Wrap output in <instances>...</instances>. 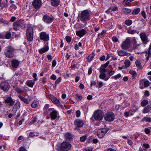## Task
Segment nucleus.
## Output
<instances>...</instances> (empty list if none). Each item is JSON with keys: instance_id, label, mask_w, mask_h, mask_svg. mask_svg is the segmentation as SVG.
<instances>
[{"instance_id": "412c9836", "label": "nucleus", "mask_w": 151, "mask_h": 151, "mask_svg": "<svg viewBox=\"0 0 151 151\" xmlns=\"http://www.w3.org/2000/svg\"><path fill=\"white\" fill-rule=\"evenodd\" d=\"M58 112L55 111L54 110L50 113V115L51 119L53 120H55L56 119L57 116Z\"/></svg>"}, {"instance_id": "bf43d9fd", "label": "nucleus", "mask_w": 151, "mask_h": 151, "mask_svg": "<svg viewBox=\"0 0 151 151\" xmlns=\"http://www.w3.org/2000/svg\"><path fill=\"white\" fill-rule=\"evenodd\" d=\"M37 75L36 73H33V76L34 78V79L33 80L34 81H36L37 80Z\"/></svg>"}, {"instance_id": "0eeeda50", "label": "nucleus", "mask_w": 151, "mask_h": 151, "mask_svg": "<svg viewBox=\"0 0 151 151\" xmlns=\"http://www.w3.org/2000/svg\"><path fill=\"white\" fill-rule=\"evenodd\" d=\"M108 128H104L99 129L97 131V134L99 138H102L109 130Z\"/></svg>"}, {"instance_id": "473e14b6", "label": "nucleus", "mask_w": 151, "mask_h": 151, "mask_svg": "<svg viewBox=\"0 0 151 151\" xmlns=\"http://www.w3.org/2000/svg\"><path fill=\"white\" fill-rule=\"evenodd\" d=\"M51 100L54 104H58L60 102V101L54 96L52 98Z\"/></svg>"}, {"instance_id": "13d9d810", "label": "nucleus", "mask_w": 151, "mask_h": 151, "mask_svg": "<svg viewBox=\"0 0 151 151\" xmlns=\"http://www.w3.org/2000/svg\"><path fill=\"white\" fill-rule=\"evenodd\" d=\"M103 84L102 82H99L98 83V85L97 86V87H98L99 88H101L103 86Z\"/></svg>"}, {"instance_id": "4be33fe9", "label": "nucleus", "mask_w": 151, "mask_h": 151, "mask_svg": "<svg viewBox=\"0 0 151 151\" xmlns=\"http://www.w3.org/2000/svg\"><path fill=\"white\" fill-rule=\"evenodd\" d=\"M13 89L14 90L17 91V92L19 94H21V93L24 92L23 90L17 85L14 86H13Z\"/></svg>"}, {"instance_id": "a211bd4d", "label": "nucleus", "mask_w": 151, "mask_h": 151, "mask_svg": "<svg viewBox=\"0 0 151 151\" xmlns=\"http://www.w3.org/2000/svg\"><path fill=\"white\" fill-rule=\"evenodd\" d=\"M76 33L78 36L81 37L86 34V30L83 29L79 31H76Z\"/></svg>"}, {"instance_id": "f03ea898", "label": "nucleus", "mask_w": 151, "mask_h": 151, "mask_svg": "<svg viewBox=\"0 0 151 151\" xmlns=\"http://www.w3.org/2000/svg\"><path fill=\"white\" fill-rule=\"evenodd\" d=\"M71 147V144L68 142H64L61 144H58L56 146V148L58 151H68Z\"/></svg>"}, {"instance_id": "0e129e2a", "label": "nucleus", "mask_w": 151, "mask_h": 151, "mask_svg": "<svg viewBox=\"0 0 151 151\" xmlns=\"http://www.w3.org/2000/svg\"><path fill=\"white\" fill-rule=\"evenodd\" d=\"M114 71L111 70L109 72L108 74L109 76H111L114 74Z\"/></svg>"}, {"instance_id": "cd10ccee", "label": "nucleus", "mask_w": 151, "mask_h": 151, "mask_svg": "<svg viewBox=\"0 0 151 151\" xmlns=\"http://www.w3.org/2000/svg\"><path fill=\"white\" fill-rule=\"evenodd\" d=\"M95 54L93 52L88 57L87 61L88 62H90L93 59Z\"/></svg>"}, {"instance_id": "4468645a", "label": "nucleus", "mask_w": 151, "mask_h": 151, "mask_svg": "<svg viewBox=\"0 0 151 151\" xmlns=\"http://www.w3.org/2000/svg\"><path fill=\"white\" fill-rule=\"evenodd\" d=\"M40 39L45 41H47L49 39V36L45 32H42L40 35Z\"/></svg>"}, {"instance_id": "9d476101", "label": "nucleus", "mask_w": 151, "mask_h": 151, "mask_svg": "<svg viewBox=\"0 0 151 151\" xmlns=\"http://www.w3.org/2000/svg\"><path fill=\"white\" fill-rule=\"evenodd\" d=\"M4 102L10 106H13L15 103V100L11 96L6 98L4 101Z\"/></svg>"}, {"instance_id": "e433bc0d", "label": "nucleus", "mask_w": 151, "mask_h": 151, "mask_svg": "<svg viewBox=\"0 0 151 151\" xmlns=\"http://www.w3.org/2000/svg\"><path fill=\"white\" fill-rule=\"evenodd\" d=\"M151 110V109L147 106L145 107L143 110V113H147L149 112Z\"/></svg>"}, {"instance_id": "b1692460", "label": "nucleus", "mask_w": 151, "mask_h": 151, "mask_svg": "<svg viewBox=\"0 0 151 151\" xmlns=\"http://www.w3.org/2000/svg\"><path fill=\"white\" fill-rule=\"evenodd\" d=\"M18 97L20 100L24 102L25 104H29L30 101L28 100V99L20 95H19Z\"/></svg>"}, {"instance_id": "5701e85b", "label": "nucleus", "mask_w": 151, "mask_h": 151, "mask_svg": "<svg viewBox=\"0 0 151 151\" xmlns=\"http://www.w3.org/2000/svg\"><path fill=\"white\" fill-rule=\"evenodd\" d=\"M35 81L32 80H28L26 82V84L30 87H32Z\"/></svg>"}, {"instance_id": "49530a36", "label": "nucleus", "mask_w": 151, "mask_h": 151, "mask_svg": "<svg viewBox=\"0 0 151 151\" xmlns=\"http://www.w3.org/2000/svg\"><path fill=\"white\" fill-rule=\"evenodd\" d=\"M127 33L132 34H134L136 32V31L134 30L128 29L127 30Z\"/></svg>"}, {"instance_id": "ddd939ff", "label": "nucleus", "mask_w": 151, "mask_h": 151, "mask_svg": "<svg viewBox=\"0 0 151 151\" xmlns=\"http://www.w3.org/2000/svg\"><path fill=\"white\" fill-rule=\"evenodd\" d=\"M150 84L149 81L148 80H145V79H142L139 81L140 88L141 89L143 88V84L145 87H147L149 86Z\"/></svg>"}, {"instance_id": "e2e57ef3", "label": "nucleus", "mask_w": 151, "mask_h": 151, "mask_svg": "<svg viewBox=\"0 0 151 151\" xmlns=\"http://www.w3.org/2000/svg\"><path fill=\"white\" fill-rule=\"evenodd\" d=\"M76 116L77 117H79L81 114V112L79 110H77L76 111Z\"/></svg>"}, {"instance_id": "5fc2aeb1", "label": "nucleus", "mask_w": 151, "mask_h": 151, "mask_svg": "<svg viewBox=\"0 0 151 151\" xmlns=\"http://www.w3.org/2000/svg\"><path fill=\"white\" fill-rule=\"evenodd\" d=\"M86 139V136H83L80 137V140L81 142H84Z\"/></svg>"}, {"instance_id": "c85d7f7f", "label": "nucleus", "mask_w": 151, "mask_h": 151, "mask_svg": "<svg viewBox=\"0 0 151 151\" xmlns=\"http://www.w3.org/2000/svg\"><path fill=\"white\" fill-rule=\"evenodd\" d=\"M129 73L132 75V79H134L137 76V73L133 70H130Z\"/></svg>"}, {"instance_id": "20e7f679", "label": "nucleus", "mask_w": 151, "mask_h": 151, "mask_svg": "<svg viewBox=\"0 0 151 151\" xmlns=\"http://www.w3.org/2000/svg\"><path fill=\"white\" fill-rule=\"evenodd\" d=\"M10 88V85L7 81H3L1 82L0 83V88L4 91H8Z\"/></svg>"}, {"instance_id": "f257e3e1", "label": "nucleus", "mask_w": 151, "mask_h": 151, "mask_svg": "<svg viewBox=\"0 0 151 151\" xmlns=\"http://www.w3.org/2000/svg\"><path fill=\"white\" fill-rule=\"evenodd\" d=\"M79 16L80 20L86 24L87 22L90 20L91 18V14L87 10L82 11Z\"/></svg>"}, {"instance_id": "79ce46f5", "label": "nucleus", "mask_w": 151, "mask_h": 151, "mask_svg": "<svg viewBox=\"0 0 151 151\" xmlns=\"http://www.w3.org/2000/svg\"><path fill=\"white\" fill-rule=\"evenodd\" d=\"M11 33L9 32H7L5 35L6 39H9L11 37Z\"/></svg>"}, {"instance_id": "680f3d73", "label": "nucleus", "mask_w": 151, "mask_h": 151, "mask_svg": "<svg viewBox=\"0 0 151 151\" xmlns=\"http://www.w3.org/2000/svg\"><path fill=\"white\" fill-rule=\"evenodd\" d=\"M142 16L143 17L144 19H146V13L144 11H142L141 12Z\"/></svg>"}, {"instance_id": "f3484780", "label": "nucleus", "mask_w": 151, "mask_h": 151, "mask_svg": "<svg viewBox=\"0 0 151 151\" xmlns=\"http://www.w3.org/2000/svg\"><path fill=\"white\" fill-rule=\"evenodd\" d=\"M130 44V40L129 37L127 38L121 45L122 47H128Z\"/></svg>"}, {"instance_id": "1a4fd4ad", "label": "nucleus", "mask_w": 151, "mask_h": 151, "mask_svg": "<svg viewBox=\"0 0 151 151\" xmlns=\"http://www.w3.org/2000/svg\"><path fill=\"white\" fill-rule=\"evenodd\" d=\"M74 124L76 126V127L75 128V130H78V128H81L82 127L84 124L83 121L81 119H76L74 122Z\"/></svg>"}, {"instance_id": "3c124183", "label": "nucleus", "mask_w": 151, "mask_h": 151, "mask_svg": "<svg viewBox=\"0 0 151 151\" xmlns=\"http://www.w3.org/2000/svg\"><path fill=\"white\" fill-rule=\"evenodd\" d=\"M110 9H111V10L112 11L114 12L118 9V7L116 6H111L110 7Z\"/></svg>"}, {"instance_id": "4c0bfd02", "label": "nucleus", "mask_w": 151, "mask_h": 151, "mask_svg": "<svg viewBox=\"0 0 151 151\" xmlns=\"http://www.w3.org/2000/svg\"><path fill=\"white\" fill-rule=\"evenodd\" d=\"M148 102L147 100H144L142 101L141 103V105L142 106H145L148 103Z\"/></svg>"}, {"instance_id": "c9c22d12", "label": "nucleus", "mask_w": 151, "mask_h": 151, "mask_svg": "<svg viewBox=\"0 0 151 151\" xmlns=\"http://www.w3.org/2000/svg\"><path fill=\"white\" fill-rule=\"evenodd\" d=\"M123 12L126 14L129 13L131 12V9L126 8H123Z\"/></svg>"}, {"instance_id": "603ef678", "label": "nucleus", "mask_w": 151, "mask_h": 151, "mask_svg": "<svg viewBox=\"0 0 151 151\" xmlns=\"http://www.w3.org/2000/svg\"><path fill=\"white\" fill-rule=\"evenodd\" d=\"M109 61H108L107 62L105 63L102 65H101V67L103 68H105L107 67L108 66L109 64Z\"/></svg>"}, {"instance_id": "c756f323", "label": "nucleus", "mask_w": 151, "mask_h": 151, "mask_svg": "<svg viewBox=\"0 0 151 151\" xmlns=\"http://www.w3.org/2000/svg\"><path fill=\"white\" fill-rule=\"evenodd\" d=\"M49 48H42L39 50V53L42 54L44 53L48 50Z\"/></svg>"}, {"instance_id": "f8f14e48", "label": "nucleus", "mask_w": 151, "mask_h": 151, "mask_svg": "<svg viewBox=\"0 0 151 151\" xmlns=\"http://www.w3.org/2000/svg\"><path fill=\"white\" fill-rule=\"evenodd\" d=\"M23 21L19 20L13 23V29L16 30H17L19 27L22 26Z\"/></svg>"}, {"instance_id": "72a5a7b5", "label": "nucleus", "mask_w": 151, "mask_h": 151, "mask_svg": "<svg viewBox=\"0 0 151 151\" xmlns=\"http://www.w3.org/2000/svg\"><path fill=\"white\" fill-rule=\"evenodd\" d=\"M151 48H149L148 50V51H146V55H147V56L146 58L147 61H148V60L149 57L151 56Z\"/></svg>"}, {"instance_id": "f704fd0d", "label": "nucleus", "mask_w": 151, "mask_h": 151, "mask_svg": "<svg viewBox=\"0 0 151 151\" xmlns=\"http://www.w3.org/2000/svg\"><path fill=\"white\" fill-rule=\"evenodd\" d=\"M140 9L139 8L134 9L132 12V14L133 15L137 14L140 11Z\"/></svg>"}, {"instance_id": "7ed1b4c3", "label": "nucleus", "mask_w": 151, "mask_h": 151, "mask_svg": "<svg viewBox=\"0 0 151 151\" xmlns=\"http://www.w3.org/2000/svg\"><path fill=\"white\" fill-rule=\"evenodd\" d=\"M104 117L103 112L101 110L96 111L94 114V118L97 120L100 121L103 119Z\"/></svg>"}, {"instance_id": "393cba45", "label": "nucleus", "mask_w": 151, "mask_h": 151, "mask_svg": "<svg viewBox=\"0 0 151 151\" xmlns=\"http://www.w3.org/2000/svg\"><path fill=\"white\" fill-rule=\"evenodd\" d=\"M65 137L67 140L71 141L73 139V136L70 133L68 132L65 134Z\"/></svg>"}, {"instance_id": "774afa93", "label": "nucleus", "mask_w": 151, "mask_h": 151, "mask_svg": "<svg viewBox=\"0 0 151 151\" xmlns=\"http://www.w3.org/2000/svg\"><path fill=\"white\" fill-rule=\"evenodd\" d=\"M19 151H27L24 147H21L19 148Z\"/></svg>"}, {"instance_id": "338daca9", "label": "nucleus", "mask_w": 151, "mask_h": 151, "mask_svg": "<svg viewBox=\"0 0 151 151\" xmlns=\"http://www.w3.org/2000/svg\"><path fill=\"white\" fill-rule=\"evenodd\" d=\"M35 135L34 134V133L33 132H30L29 133V137H32L34 136Z\"/></svg>"}, {"instance_id": "864d4df0", "label": "nucleus", "mask_w": 151, "mask_h": 151, "mask_svg": "<svg viewBox=\"0 0 151 151\" xmlns=\"http://www.w3.org/2000/svg\"><path fill=\"white\" fill-rule=\"evenodd\" d=\"M105 68L101 67L100 68L99 72L101 74L105 73Z\"/></svg>"}, {"instance_id": "aec40b11", "label": "nucleus", "mask_w": 151, "mask_h": 151, "mask_svg": "<svg viewBox=\"0 0 151 151\" xmlns=\"http://www.w3.org/2000/svg\"><path fill=\"white\" fill-rule=\"evenodd\" d=\"M13 106L12 110L14 113H15L18 108L20 107V104L19 102H17Z\"/></svg>"}, {"instance_id": "2f4dec72", "label": "nucleus", "mask_w": 151, "mask_h": 151, "mask_svg": "<svg viewBox=\"0 0 151 151\" xmlns=\"http://www.w3.org/2000/svg\"><path fill=\"white\" fill-rule=\"evenodd\" d=\"M118 55L119 56H126L128 55V53L122 50H121L118 52Z\"/></svg>"}, {"instance_id": "7c9ffc66", "label": "nucleus", "mask_w": 151, "mask_h": 151, "mask_svg": "<svg viewBox=\"0 0 151 151\" xmlns=\"http://www.w3.org/2000/svg\"><path fill=\"white\" fill-rule=\"evenodd\" d=\"M38 102L37 101L35 100L32 103L31 106L32 108H36L38 106Z\"/></svg>"}, {"instance_id": "a19ab883", "label": "nucleus", "mask_w": 151, "mask_h": 151, "mask_svg": "<svg viewBox=\"0 0 151 151\" xmlns=\"http://www.w3.org/2000/svg\"><path fill=\"white\" fill-rule=\"evenodd\" d=\"M61 77H59L55 81V85L56 86L61 81Z\"/></svg>"}, {"instance_id": "37998d69", "label": "nucleus", "mask_w": 151, "mask_h": 151, "mask_svg": "<svg viewBox=\"0 0 151 151\" xmlns=\"http://www.w3.org/2000/svg\"><path fill=\"white\" fill-rule=\"evenodd\" d=\"M124 64L127 67H129L130 65V62L128 60H126L124 61Z\"/></svg>"}, {"instance_id": "09e8293b", "label": "nucleus", "mask_w": 151, "mask_h": 151, "mask_svg": "<svg viewBox=\"0 0 151 151\" xmlns=\"http://www.w3.org/2000/svg\"><path fill=\"white\" fill-rule=\"evenodd\" d=\"M111 39L114 42H116L119 41L118 39L116 36H113Z\"/></svg>"}, {"instance_id": "39448f33", "label": "nucleus", "mask_w": 151, "mask_h": 151, "mask_svg": "<svg viewBox=\"0 0 151 151\" xmlns=\"http://www.w3.org/2000/svg\"><path fill=\"white\" fill-rule=\"evenodd\" d=\"M33 28L32 27H28L27 30V37L28 41H32L33 39Z\"/></svg>"}, {"instance_id": "de8ad7c7", "label": "nucleus", "mask_w": 151, "mask_h": 151, "mask_svg": "<svg viewBox=\"0 0 151 151\" xmlns=\"http://www.w3.org/2000/svg\"><path fill=\"white\" fill-rule=\"evenodd\" d=\"M125 23L126 25L129 26L132 24V22L131 20L128 19L125 21Z\"/></svg>"}, {"instance_id": "6e6d98bb", "label": "nucleus", "mask_w": 151, "mask_h": 151, "mask_svg": "<svg viewBox=\"0 0 151 151\" xmlns=\"http://www.w3.org/2000/svg\"><path fill=\"white\" fill-rule=\"evenodd\" d=\"M65 39L66 41L68 42H70L71 40V37L69 36H66L65 37Z\"/></svg>"}, {"instance_id": "4d7b16f0", "label": "nucleus", "mask_w": 151, "mask_h": 151, "mask_svg": "<svg viewBox=\"0 0 151 151\" xmlns=\"http://www.w3.org/2000/svg\"><path fill=\"white\" fill-rule=\"evenodd\" d=\"M0 22L6 24H8V22L7 21L5 20H4L2 18L0 19Z\"/></svg>"}, {"instance_id": "423d86ee", "label": "nucleus", "mask_w": 151, "mask_h": 151, "mask_svg": "<svg viewBox=\"0 0 151 151\" xmlns=\"http://www.w3.org/2000/svg\"><path fill=\"white\" fill-rule=\"evenodd\" d=\"M14 48H6L4 52L7 57L12 58L14 56Z\"/></svg>"}, {"instance_id": "58836bf2", "label": "nucleus", "mask_w": 151, "mask_h": 151, "mask_svg": "<svg viewBox=\"0 0 151 151\" xmlns=\"http://www.w3.org/2000/svg\"><path fill=\"white\" fill-rule=\"evenodd\" d=\"M75 96L76 97L75 99L77 101L80 100L82 99L83 97L82 96L79 95L78 94H76L75 95Z\"/></svg>"}, {"instance_id": "ea45409f", "label": "nucleus", "mask_w": 151, "mask_h": 151, "mask_svg": "<svg viewBox=\"0 0 151 151\" xmlns=\"http://www.w3.org/2000/svg\"><path fill=\"white\" fill-rule=\"evenodd\" d=\"M143 120L146 122H150L151 118L149 117H145L143 118Z\"/></svg>"}, {"instance_id": "052dcab7", "label": "nucleus", "mask_w": 151, "mask_h": 151, "mask_svg": "<svg viewBox=\"0 0 151 151\" xmlns=\"http://www.w3.org/2000/svg\"><path fill=\"white\" fill-rule=\"evenodd\" d=\"M145 132L147 134H149L150 132V130L148 128H146L145 129Z\"/></svg>"}, {"instance_id": "8fccbe9b", "label": "nucleus", "mask_w": 151, "mask_h": 151, "mask_svg": "<svg viewBox=\"0 0 151 151\" xmlns=\"http://www.w3.org/2000/svg\"><path fill=\"white\" fill-rule=\"evenodd\" d=\"M121 77V75L120 74H118L117 75L111 77V78H114L115 79H117Z\"/></svg>"}, {"instance_id": "69168bd1", "label": "nucleus", "mask_w": 151, "mask_h": 151, "mask_svg": "<svg viewBox=\"0 0 151 151\" xmlns=\"http://www.w3.org/2000/svg\"><path fill=\"white\" fill-rule=\"evenodd\" d=\"M50 78L51 79L55 80L56 78V77L55 75L53 74L50 76Z\"/></svg>"}, {"instance_id": "9b49d317", "label": "nucleus", "mask_w": 151, "mask_h": 151, "mask_svg": "<svg viewBox=\"0 0 151 151\" xmlns=\"http://www.w3.org/2000/svg\"><path fill=\"white\" fill-rule=\"evenodd\" d=\"M42 4L41 0H34L32 2V5L33 7L37 9L40 8Z\"/></svg>"}, {"instance_id": "2eb2a0df", "label": "nucleus", "mask_w": 151, "mask_h": 151, "mask_svg": "<svg viewBox=\"0 0 151 151\" xmlns=\"http://www.w3.org/2000/svg\"><path fill=\"white\" fill-rule=\"evenodd\" d=\"M53 19L48 16L45 15L43 16L42 20L45 22L47 23L51 22L53 20Z\"/></svg>"}, {"instance_id": "6ab92c4d", "label": "nucleus", "mask_w": 151, "mask_h": 151, "mask_svg": "<svg viewBox=\"0 0 151 151\" xmlns=\"http://www.w3.org/2000/svg\"><path fill=\"white\" fill-rule=\"evenodd\" d=\"M11 63L13 68H17L19 64V61L17 60L13 59L11 61Z\"/></svg>"}, {"instance_id": "6e6552de", "label": "nucleus", "mask_w": 151, "mask_h": 151, "mask_svg": "<svg viewBox=\"0 0 151 151\" xmlns=\"http://www.w3.org/2000/svg\"><path fill=\"white\" fill-rule=\"evenodd\" d=\"M105 120L109 122L113 121L114 119V115L111 112H109L105 114L104 116Z\"/></svg>"}, {"instance_id": "a18cd8bd", "label": "nucleus", "mask_w": 151, "mask_h": 151, "mask_svg": "<svg viewBox=\"0 0 151 151\" xmlns=\"http://www.w3.org/2000/svg\"><path fill=\"white\" fill-rule=\"evenodd\" d=\"M106 77V74L105 73L100 74L99 75V78L102 79H103L104 80V79Z\"/></svg>"}, {"instance_id": "a878e982", "label": "nucleus", "mask_w": 151, "mask_h": 151, "mask_svg": "<svg viewBox=\"0 0 151 151\" xmlns=\"http://www.w3.org/2000/svg\"><path fill=\"white\" fill-rule=\"evenodd\" d=\"M51 1L52 6H56L59 4L60 1V0H51Z\"/></svg>"}, {"instance_id": "c03bdc74", "label": "nucleus", "mask_w": 151, "mask_h": 151, "mask_svg": "<svg viewBox=\"0 0 151 151\" xmlns=\"http://www.w3.org/2000/svg\"><path fill=\"white\" fill-rule=\"evenodd\" d=\"M135 63L137 67L139 68L141 67V65L140 62L138 60H136L135 62Z\"/></svg>"}, {"instance_id": "bb28decb", "label": "nucleus", "mask_w": 151, "mask_h": 151, "mask_svg": "<svg viewBox=\"0 0 151 151\" xmlns=\"http://www.w3.org/2000/svg\"><path fill=\"white\" fill-rule=\"evenodd\" d=\"M49 105L46 104L45 105L43 108V113L44 114H46L48 113L49 110L50 109H48Z\"/></svg>"}, {"instance_id": "dca6fc26", "label": "nucleus", "mask_w": 151, "mask_h": 151, "mask_svg": "<svg viewBox=\"0 0 151 151\" xmlns=\"http://www.w3.org/2000/svg\"><path fill=\"white\" fill-rule=\"evenodd\" d=\"M140 38L144 44H146L148 42V38L145 33H140Z\"/></svg>"}]
</instances>
